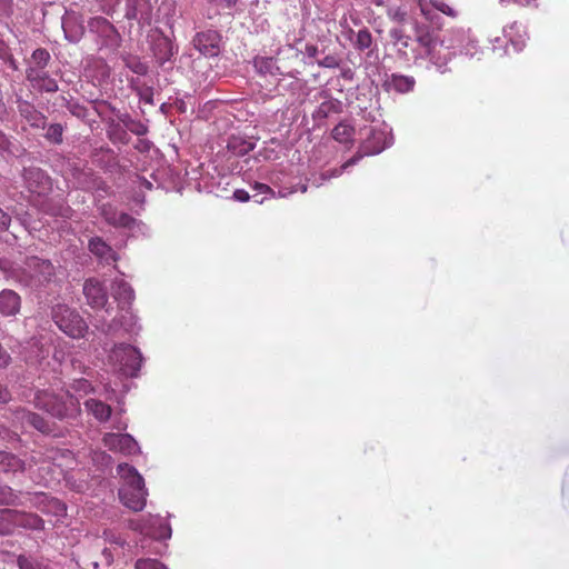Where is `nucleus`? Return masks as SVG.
I'll return each mask as SVG.
<instances>
[{
  "label": "nucleus",
  "mask_w": 569,
  "mask_h": 569,
  "mask_svg": "<svg viewBox=\"0 0 569 569\" xmlns=\"http://www.w3.org/2000/svg\"><path fill=\"white\" fill-rule=\"evenodd\" d=\"M355 128L348 123L340 122L332 130V138L340 143H349L352 141Z\"/></svg>",
  "instance_id": "nucleus-24"
},
{
  "label": "nucleus",
  "mask_w": 569,
  "mask_h": 569,
  "mask_svg": "<svg viewBox=\"0 0 569 569\" xmlns=\"http://www.w3.org/2000/svg\"><path fill=\"white\" fill-rule=\"evenodd\" d=\"M376 3L377 6H380L382 3V0H377Z\"/></svg>",
  "instance_id": "nucleus-56"
},
{
  "label": "nucleus",
  "mask_w": 569,
  "mask_h": 569,
  "mask_svg": "<svg viewBox=\"0 0 569 569\" xmlns=\"http://www.w3.org/2000/svg\"><path fill=\"white\" fill-rule=\"evenodd\" d=\"M51 317L58 328L73 339L83 338L89 331V326L80 313L64 303L52 307Z\"/></svg>",
  "instance_id": "nucleus-4"
},
{
  "label": "nucleus",
  "mask_w": 569,
  "mask_h": 569,
  "mask_svg": "<svg viewBox=\"0 0 569 569\" xmlns=\"http://www.w3.org/2000/svg\"><path fill=\"white\" fill-rule=\"evenodd\" d=\"M88 248L92 254L106 263L114 262L118 259L116 251L101 237L91 238Z\"/></svg>",
  "instance_id": "nucleus-16"
},
{
  "label": "nucleus",
  "mask_w": 569,
  "mask_h": 569,
  "mask_svg": "<svg viewBox=\"0 0 569 569\" xmlns=\"http://www.w3.org/2000/svg\"><path fill=\"white\" fill-rule=\"evenodd\" d=\"M16 419L22 423H28L43 435H51L54 432V423L47 421L43 417L27 409H18L14 412Z\"/></svg>",
  "instance_id": "nucleus-11"
},
{
  "label": "nucleus",
  "mask_w": 569,
  "mask_h": 569,
  "mask_svg": "<svg viewBox=\"0 0 569 569\" xmlns=\"http://www.w3.org/2000/svg\"><path fill=\"white\" fill-rule=\"evenodd\" d=\"M109 137L112 141H119L121 143L129 142V136L126 127L122 128L119 123L112 124L109 130Z\"/></svg>",
  "instance_id": "nucleus-32"
},
{
  "label": "nucleus",
  "mask_w": 569,
  "mask_h": 569,
  "mask_svg": "<svg viewBox=\"0 0 569 569\" xmlns=\"http://www.w3.org/2000/svg\"><path fill=\"white\" fill-rule=\"evenodd\" d=\"M451 47H453V44L446 46V50H449Z\"/></svg>",
  "instance_id": "nucleus-57"
},
{
  "label": "nucleus",
  "mask_w": 569,
  "mask_h": 569,
  "mask_svg": "<svg viewBox=\"0 0 569 569\" xmlns=\"http://www.w3.org/2000/svg\"><path fill=\"white\" fill-rule=\"evenodd\" d=\"M54 277V267L49 260L38 257L27 258L19 281L31 288H40L49 283Z\"/></svg>",
  "instance_id": "nucleus-5"
},
{
  "label": "nucleus",
  "mask_w": 569,
  "mask_h": 569,
  "mask_svg": "<svg viewBox=\"0 0 569 569\" xmlns=\"http://www.w3.org/2000/svg\"><path fill=\"white\" fill-rule=\"evenodd\" d=\"M10 1H11V0H0V4L6 6V4H8Z\"/></svg>",
  "instance_id": "nucleus-54"
},
{
  "label": "nucleus",
  "mask_w": 569,
  "mask_h": 569,
  "mask_svg": "<svg viewBox=\"0 0 569 569\" xmlns=\"http://www.w3.org/2000/svg\"><path fill=\"white\" fill-rule=\"evenodd\" d=\"M237 0H208V3L219 13L220 10L231 9Z\"/></svg>",
  "instance_id": "nucleus-38"
},
{
  "label": "nucleus",
  "mask_w": 569,
  "mask_h": 569,
  "mask_svg": "<svg viewBox=\"0 0 569 569\" xmlns=\"http://www.w3.org/2000/svg\"><path fill=\"white\" fill-rule=\"evenodd\" d=\"M340 59L336 56L328 54L318 61V66L328 69H337L340 67Z\"/></svg>",
  "instance_id": "nucleus-39"
},
{
  "label": "nucleus",
  "mask_w": 569,
  "mask_h": 569,
  "mask_svg": "<svg viewBox=\"0 0 569 569\" xmlns=\"http://www.w3.org/2000/svg\"><path fill=\"white\" fill-rule=\"evenodd\" d=\"M34 67L44 69L50 60V53L43 48L36 49L31 56Z\"/></svg>",
  "instance_id": "nucleus-31"
},
{
  "label": "nucleus",
  "mask_w": 569,
  "mask_h": 569,
  "mask_svg": "<svg viewBox=\"0 0 569 569\" xmlns=\"http://www.w3.org/2000/svg\"><path fill=\"white\" fill-rule=\"evenodd\" d=\"M109 361L123 375L136 376L141 368L142 356L137 348L121 343L111 350Z\"/></svg>",
  "instance_id": "nucleus-6"
},
{
  "label": "nucleus",
  "mask_w": 569,
  "mask_h": 569,
  "mask_svg": "<svg viewBox=\"0 0 569 569\" xmlns=\"http://www.w3.org/2000/svg\"><path fill=\"white\" fill-rule=\"evenodd\" d=\"M47 72L39 67H29L27 69V80L36 88L40 81L46 77Z\"/></svg>",
  "instance_id": "nucleus-33"
},
{
  "label": "nucleus",
  "mask_w": 569,
  "mask_h": 569,
  "mask_svg": "<svg viewBox=\"0 0 569 569\" xmlns=\"http://www.w3.org/2000/svg\"><path fill=\"white\" fill-rule=\"evenodd\" d=\"M372 42L373 40L371 32L369 31V29L363 28L356 33L353 46L357 50L365 51L372 46Z\"/></svg>",
  "instance_id": "nucleus-26"
},
{
  "label": "nucleus",
  "mask_w": 569,
  "mask_h": 569,
  "mask_svg": "<svg viewBox=\"0 0 569 569\" xmlns=\"http://www.w3.org/2000/svg\"><path fill=\"white\" fill-rule=\"evenodd\" d=\"M219 34L214 31L200 32L194 38V47L204 56L214 57L219 53Z\"/></svg>",
  "instance_id": "nucleus-15"
},
{
  "label": "nucleus",
  "mask_w": 569,
  "mask_h": 569,
  "mask_svg": "<svg viewBox=\"0 0 569 569\" xmlns=\"http://www.w3.org/2000/svg\"><path fill=\"white\" fill-rule=\"evenodd\" d=\"M118 473L124 483L119 490L120 500L133 511H140L146 506L147 489L144 480L137 469L128 463L118 466Z\"/></svg>",
  "instance_id": "nucleus-2"
},
{
  "label": "nucleus",
  "mask_w": 569,
  "mask_h": 569,
  "mask_svg": "<svg viewBox=\"0 0 569 569\" xmlns=\"http://www.w3.org/2000/svg\"><path fill=\"white\" fill-rule=\"evenodd\" d=\"M6 515L12 518L13 530L17 527L33 530L41 529L43 527V520L36 513H29L11 509L8 512H6Z\"/></svg>",
  "instance_id": "nucleus-14"
},
{
  "label": "nucleus",
  "mask_w": 569,
  "mask_h": 569,
  "mask_svg": "<svg viewBox=\"0 0 569 569\" xmlns=\"http://www.w3.org/2000/svg\"><path fill=\"white\" fill-rule=\"evenodd\" d=\"M392 37L397 40L398 43H400L402 47H408V37L403 36L401 31H395L392 33Z\"/></svg>",
  "instance_id": "nucleus-46"
},
{
  "label": "nucleus",
  "mask_w": 569,
  "mask_h": 569,
  "mask_svg": "<svg viewBox=\"0 0 569 569\" xmlns=\"http://www.w3.org/2000/svg\"><path fill=\"white\" fill-rule=\"evenodd\" d=\"M33 403L36 408L60 420L74 418L81 411L79 400L69 392L56 395L48 390H40L36 393Z\"/></svg>",
  "instance_id": "nucleus-3"
},
{
  "label": "nucleus",
  "mask_w": 569,
  "mask_h": 569,
  "mask_svg": "<svg viewBox=\"0 0 569 569\" xmlns=\"http://www.w3.org/2000/svg\"><path fill=\"white\" fill-rule=\"evenodd\" d=\"M382 136L383 134L380 131L370 130V137L361 146L363 153L357 152L353 157L346 161L341 168L345 170L356 164L363 157V154H376L381 152L385 148V146L380 143Z\"/></svg>",
  "instance_id": "nucleus-10"
},
{
  "label": "nucleus",
  "mask_w": 569,
  "mask_h": 569,
  "mask_svg": "<svg viewBox=\"0 0 569 569\" xmlns=\"http://www.w3.org/2000/svg\"><path fill=\"white\" fill-rule=\"evenodd\" d=\"M83 293L91 308L101 309L108 302L106 288L97 279L86 280L83 284Z\"/></svg>",
  "instance_id": "nucleus-9"
},
{
  "label": "nucleus",
  "mask_w": 569,
  "mask_h": 569,
  "mask_svg": "<svg viewBox=\"0 0 569 569\" xmlns=\"http://www.w3.org/2000/svg\"><path fill=\"white\" fill-rule=\"evenodd\" d=\"M17 565L19 569H51L48 559L32 555H20Z\"/></svg>",
  "instance_id": "nucleus-20"
},
{
  "label": "nucleus",
  "mask_w": 569,
  "mask_h": 569,
  "mask_svg": "<svg viewBox=\"0 0 569 569\" xmlns=\"http://www.w3.org/2000/svg\"><path fill=\"white\" fill-rule=\"evenodd\" d=\"M24 179L28 189L33 192L41 194L48 189V178L40 169H28L24 171Z\"/></svg>",
  "instance_id": "nucleus-18"
},
{
  "label": "nucleus",
  "mask_w": 569,
  "mask_h": 569,
  "mask_svg": "<svg viewBox=\"0 0 569 569\" xmlns=\"http://www.w3.org/2000/svg\"><path fill=\"white\" fill-rule=\"evenodd\" d=\"M102 442L110 451L123 456H132L139 452L138 442L129 433H106Z\"/></svg>",
  "instance_id": "nucleus-7"
},
{
  "label": "nucleus",
  "mask_w": 569,
  "mask_h": 569,
  "mask_svg": "<svg viewBox=\"0 0 569 569\" xmlns=\"http://www.w3.org/2000/svg\"><path fill=\"white\" fill-rule=\"evenodd\" d=\"M84 407L100 422L108 421L112 413L111 407L98 399L86 400Z\"/></svg>",
  "instance_id": "nucleus-19"
},
{
  "label": "nucleus",
  "mask_w": 569,
  "mask_h": 569,
  "mask_svg": "<svg viewBox=\"0 0 569 569\" xmlns=\"http://www.w3.org/2000/svg\"><path fill=\"white\" fill-rule=\"evenodd\" d=\"M121 121L126 129L136 136H144L148 132V127L140 120H134L129 116H124L121 118Z\"/></svg>",
  "instance_id": "nucleus-27"
},
{
  "label": "nucleus",
  "mask_w": 569,
  "mask_h": 569,
  "mask_svg": "<svg viewBox=\"0 0 569 569\" xmlns=\"http://www.w3.org/2000/svg\"><path fill=\"white\" fill-rule=\"evenodd\" d=\"M99 211L104 221L114 228H131L134 224V218L127 212L118 211L111 203H102Z\"/></svg>",
  "instance_id": "nucleus-8"
},
{
  "label": "nucleus",
  "mask_w": 569,
  "mask_h": 569,
  "mask_svg": "<svg viewBox=\"0 0 569 569\" xmlns=\"http://www.w3.org/2000/svg\"><path fill=\"white\" fill-rule=\"evenodd\" d=\"M32 505L41 512L51 513L56 517H62L67 511V507L61 500L47 496L46 493L34 495Z\"/></svg>",
  "instance_id": "nucleus-12"
},
{
  "label": "nucleus",
  "mask_w": 569,
  "mask_h": 569,
  "mask_svg": "<svg viewBox=\"0 0 569 569\" xmlns=\"http://www.w3.org/2000/svg\"><path fill=\"white\" fill-rule=\"evenodd\" d=\"M158 52L156 53L161 63L168 61L176 52L173 44L168 40L163 39L158 44Z\"/></svg>",
  "instance_id": "nucleus-28"
},
{
  "label": "nucleus",
  "mask_w": 569,
  "mask_h": 569,
  "mask_svg": "<svg viewBox=\"0 0 569 569\" xmlns=\"http://www.w3.org/2000/svg\"><path fill=\"white\" fill-rule=\"evenodd\" d=\"M10 509H3L0 511V535L7 536L10 535L12 529V518L6 515Z\"/></svg>",
  "instance_id": "nucleus-34"
},
{
  "label": "nucleus",
  "mask_w": 569,
  "mask_h": 569,
  "mask_svg": "<svg viewBox=\"0 0 569 569\" xmlns=\"http://www.w3.org/2000/svg\"><path fill=\"white\" fill-rule=\"evenodd\" d=\"M136 569H167V567L156 559H139L136 562Z\"/></svg>",
  "instance_id": "nucleus-37"
},
{
  "label": "nucleus",
  "mask_w": 569,
  "mask_h": 569,
  "mask_svg": "<svg viewBox=\"0 0 569 569\" xmlns=\"http://www.w3.org/2000/svg\"><path fill=\"white\" fill-rule=\"evenodd\" d=\"M389 86L397 92L406 93L413 89L415 79L408 76L392 74L389 81Z\"/></svg>",
  "instance_id": "nucleus-23"
},
{
  "label": "nucleus",
  "mask_w": 569,
  "mask_h": 569,
  "mask_svg": "<svg viewBox=\"0 0 569 569\" xmlns=\"http://www.w3.org/2000/svg\"><path fill=\"white\" fill-rule=\"evenodd\" d=\"M62 133L63 128L59 123H54L49 126L46 138L54 143H61L62 142Z\"/></svg>",
  "instance_id": "nucleus-35"
},
{
  "label": "nucleus",
  "mask_w": 569,
  "mask_h": 569,
  "mask_svg": "<svg viewBox=\"0 0 569 569\" xmlns=\"http://www.w3.org/2000/svg\"><path fill=\"white\" fill-rule=\"evenodd\" d=\"M113 297L123 306L130 305L134 299V291L129 283H127L123 280H120L114 282Z\"/></svg>",
  "instance_id": "nucleus-22"
},
{
  "label": "nucleus",
  "mask_w": 569,
  "mask_h": 569,
  "mask_svg": "<svg viewBox=\"0 0 569 569\" xmlns=\"http://www.w3.org/2000/svg\"><path fill=\"white\" fill-rule=\"evenodd\" d=\"M254 190L261 192V193H266V194H273V190L264 184V183H256L254 187H253Z\"/></svg>",
  "instance_id": "nucleus-48"
},
{
  "label": "nucleus",
  "mask_w": 569,
  "mask_h": 569,
  "mask_svg": "<svg viewBox=\"0 0 569 569\" xmlns=\"http://www.w3.org/2000/svg\"><path fill=\"white\" fill-rule=\"evenodd\" d=\"M57 453H58L57 450H51L50 453L48 455V458L51 460H56Z\"/></svg>",
  "instance_id": "nucleus-52"
},
{
  "label": "nucleus",
  "mask_w": 569,
  "mask_h": 569,
  "mask_svg": "<svg viewBox=\"0 0 569 569\" xmlns=\"http://www.w3.org/2000/svg\"><path fill=\"white\" fill-rule=\"evenodd\" d=\"M19 114L36 129H44L47 123L46 116L36 109V107L26 100L18 101Z\"/></svg>",
  "instance_id": "nucleus-13"
},
{
  "label": "nucleus",
  "mask_w": 569,
  "mask_h": 569,
  "mask_svg": "<svg viewBox=\"0 0 569 569\" xmlns=\"http://www.w3.org/2000/svg\"><path fill=\"white\" fill-rule=\"evenodd\" d=\"M11 218L0 208V231H4L9 228Z\"/></svg>",
  "instance_id": "nucleus-43"
},
{
  "label": "nucleus",
  "mask_w": 569,
  "mask_h": 569,
  "mask_svg": "<svg viewBox=\"0 0 569 569\" xmlns=\"http://www.w3.org/2000/svg\"><path fill=\"white\" fill-rule=\"evenodd\" d=\"M9 63H10V66H11V68H12V69H14V70H16V69L18 68L14 59H12V58H11V59L9 60Z\"/></svg>",
  "instance_id": "nucleus-53"
},
{
  "label": "nucleus",
  "mask_w": 569,
  "mask_h": 569,
  "mask_svg": "<svg viewBox=\"0 0 569 569\" xmlns=\"http://www.w3.org/2000/svg\"><path fill=\"white\" fill-rule=\"evenodd\" d=\"M0 467L3 472L14 473L24 470V462L10 452L0 451Z\"/></svg>",
  "instance_id": "nucleus-21"
},
{
  "label": "nucleus",
  "mask_w": 569,
  "mask_h": 569,
  "mask_svg": "<svg viewBox=\"0 0 569 569\" xmlns=\"http://www.w3.org/2000/svg\"><path fill=\"white\" fill-rule=\"evenodd\" d=\"M418 6H419V9H420L421 14H422L426 19L430 20V19H431V16H430V10H429V8H428L427 3H426L423 0H419V1H418Z\"/></svg>",
  "instance_id": "nucleus-47"
},
{
  "label": "nucleus",
  "mask_w": 569,
  "mask_h": 569,
  "mask_svg": "<svg viewBox=\"0 0 569 569\" xmlns=\"http://www.w3.org/2000/svg\"><path fill=\"white\" fill-rule=\"evenodd\" d=\"M233 198L238 201L246 202L250 199L249 193L243 189H237L233 192Z\"/></svg>",
  "instance_id": "nucleus-45"
},
{
  "label": "nucleus",
  "mask_w": 569,
  "mask_h": 569,
  "mask_svg": "<svg viewBox=\"0 0 569 569\" xmlns=\"http://www.w3.org/2000/svg\"><path fill=\"white\" fill-rule=\"evenodd\" d=\"M129 68L137 74L144 76L148 72V66L139 60L129 63Z\"/></svg>",
  "instance_id": "nucleus-41"
},
{
  "label": "nucleus",
  "mask_w": 569,
  "mask_h": 569,
  "mask_svg": "<svg viewBox=\"0 0 569 569\" xmlns=\"http://www.w3.org/2000/svg\"><path fill=\"white\" fill-rule=\"evenodd\" d=\"M21 299L13 290H2L0 292V313L9 317L14 316L20 310Z\"/></svg>",
  "instance_id": "nucleus-17"
},
{
  "label": "nucleus",
  "mask_w": 569,
  "mask_h": 569,
  "mask_svg": "<svg viewBox=\"0 0 569 569\" xmlns=\"http://www.w3.org/2000/svg\"><path fill=\"white\" fill-rule=\"evenodd\" d=\"M11 399L9 389L0 382V403H7Z\"/></svg>",
  "instance_id": "nucleus-44"
},
{
  "label": "nucleus",
  "mask_w": 569,
  "mask_h": 569,
  "mask_svg": "<svg viewBox=\"0 0 569 569\" xmlns=\"http://www.w3.org/2000/svg\"><path fill=\"white\" fill-rule=\"evenodd\" d=\"M415 41L417 43V54L415 60L428 59L432 64L441 68L447 64L451 53L442 52L445 41L439 40L436 32L427 24H416Z\"/></svg>",
  "instance_id": "nucleus-1"
},
{
  "label": "nucleus",
  "mask_w": 569,
  "mask_h": 569,
  "mask_svg": "<svg viewBox=\"0 0 569 569\" xmlns=\"http://www.w3.org/2000/svg\"><path fill=\"white\" fill-rule=\"evenodd\" d=\"M36 88L40 91L56 92L58 91V83L47 73Z\"/></svg>",
  "instance_id": "nucleus-36"
},
{
  "label": "nucleus",
  "mask_w": 569,
  "mask_h": 569,
  "mask_svg": "<svg viewBox=\"0 0 569 569\" xmlns=\"http://www.w3.org/2000/svg\"><path fill=\"white\" fill-rule=\"evenodd\" d=\"M96 23L97 26H104V27H108V28H111V24L109 23V21L102 17H99V18H94L91 22V24Z\"/></svg>",
  "instance_id": "nucleus-50"
},
{
  "label": "nucleus",
  "mask_w": 569,
  "mask_h": 569,
  "mask_svg": "<svg viewBox=\"0 0 569 569\" xmlns=\"http://www.w3.org/2000/svg\"><path fill=\"white\" fill-rule=\"evenodd\" d=\"M74 388L77 390L88 392V390L90 389V383L87 380H79L76 382Z\"/></svg>",
  "instance_id": "nucleus-49"
},
{
  "label": "nucleus",
  "mask_w": 569,
  "mask_h": 569,
  "mask_svg": "<svg viewBox=\"0 0 569 569\" xmlns=\"http://www.w3.org/2000/svg\"><path fill=\"white\" fill-rule=\"evenodd\" d=\"M256 70L261 74H276L279 71V67L276 64V60L269 57H256L253 60Z\"/></svg>",
  "instance_id": "nucleus-25"
},
{
  "label": "nucleus",
  "mask_w": 569,
  "mask_h": 569,
  "mask_svg": "<svg viewBox=\"0 0 569 569\" xmlns=\"http://www.w3.org/2000/svg\"><path fill=\"white\" fill-rule=\"evenodd\" d=\"M18 505V495L7 485L0 483V506Z\"/></svg>",
  "instance_id": "nucleus-30"
},
{
  "label": "nucleus",
  "mask_w": 569,
  "mask_h": 569,
  "mask_svg": "<svg viewBox=\"0 0 569 569\" xmlns=\"http://www.w3.org/2000/svg\"><path fill=\"white\" fill-rule=\"evenodd\" d=\"M146 187H148L150 189L151 188V183L149 181H146Z\"/></svg>",
  "instance_id": "nucleus-55"
},
{
  "label": "nucleus",
  "mask_w": 569,
  "mask_h": 569,
  "mask_svg": "<svg viewBox=\"0 0 569 569\" xmlns=\"http://www.w3.org/2000/svg\"><path fill=\"white\" fill-rule=\"evenodd\" d=\"M431 6L439 10L440 12L449 16V17H455V10L447 3H445L442 0H431L430 1Z\"/></svg>",
  "instance_id": "nucleus-40"
},
{
  "label": "nucleus",
  "mask_w": 569,
  "mask_h": 569,
  "mask_svg": "<svg viewBox=\"0 0 569 569\" xmlns=\"http://www.w3.org/2000/svg\"><path fill=\"white\" fill-rule=\"evenodd\" d=\"M229 149L233 150L237 154L243 156L254 149V143L238 138H232L228 143Z\"/></svg>",
  "instance_id": "nucleus-29"
},
{
  "label": "nucleus",
  "mask_w": 569,
  "mask_h": 569,
  "mask_svg": "<svg viewBox=\"0 0 569 569\" xmlns=\"http://www.w3.org/2000/svg\"><path fill=\"white\" fill-rule=\"evenodd\" d=\"M171 536V528L167 523H160L158 532L153 533L156 539H168Z\"/></svg>",
  "instance_id": "nucleus-42"
},
{
  "label": "nucleus",
  "mask_w": 569,
  "mask_h": 569,
  "mask_svg": "<svg viewBox=\"0 0 569 569\" xmlns=\"http://www.w3.org/2000/svg\"><path fill=\"white\" fill-rule=\"evenodd\" d=\"M306 52L309 57H315L318 53V48L316 46H307Z\"/></svg>",
  "instance_id": "nucleus-51"
}]
</instances>
